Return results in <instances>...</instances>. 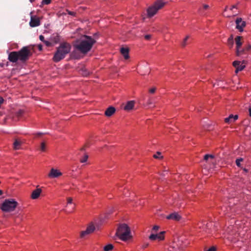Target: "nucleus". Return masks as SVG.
Instances as JSON below:
<instances>
[{
    "label": "nucleus",
    "mask_w": 251,
    "mask_h": 251,
    "mask_svg": "<svg viewBox=\"0 0 251 251\" xmlns=\"http://www.w3.org/2000/svg\"><path fill=\"white\" fill-rule=\"evenodd\" d=\"M96 41L91 36L83 35L75 41L74 48L83 54H86L91 50Z\"/></svg>",
    "instance_id": "1"
},
{
    "label": "nucleus",
    "mask_w": 251,
    "mask_h": 251,
    "mask_svg": "<svg viewBox=\"0 0 251 251\" xmlns=\"http://www.w3.org/2000/svg\"><path fill=\"white\" fill-rule=\"evenodd\" d=\"M32 55V52L27 46L23 47L19 51L10 52L8 56V60L12 63L20 61L22 63L26 62Z\"/></svg>",
    "instance_id": "2"
},
{
    "label": "nucleus",
    "mask_w": 251,
    "mask_h": 251,
    "mask_svg": "<svg viewBox=\"0 0 251 251\" xmlns=\"http://www.w3.org/2000/svg\"><path fill=\"white\" fill-rule=\"evenodd\" d=\"M72 46L67 42H61L58 47L56 48L52 60L54 62H58L63 59L70 52Z\"/></svg>",
    "instance_id": "3"
},
{
    "label": "nucleus",
    "mask_w": 251,
    "mask_h": 251,
    "mask_svg": "<svg viewBox=\"0 0 251 251\" xmlns=\"http://www.w3.org/2000/svg\"><path fill=\"white\" fill-rule=\"evenodd\" d=\"M115 235L120 240L124 242L130 241L133 238L130 228L126 224L119 225Z\"/></svg>",
    "instance_id": "4"
},
{
    "label": "nucleus",
    "mask_w": 251,
    "mask_h": 251,
    "mask_svg": "<svg viewBox=\"0 0 251 251\" xmlns=\"http://www.w3.org/2000/svg\"><path fill=\"white\" fill-rule=\"evenodd\" d=\"M166 4V2L162 0H157L153 4L149 6L147 10V17L151 18L156 14L158 11L163 8Z\"/></svg>",
    "instance_id": "5"
},
{
    "label": "nucleus",
    "mask_w": 251,
    "mask_h": 251,
    "mask_svg": "<svg viewBox=\"0 0 251 251\" xmlns=\"http://www.w3.org/2000/svg\"><path fill=\"white\" fill-rule=\"evenodd\" d=\"M18 205V202L14 199H6L0 206L2 211L8 212L14 211Z\"/></svg>",
    "instance_id": "6"
},
{
    "label": "nucleus",
    "mask_w": 251,
    "mask_h": 251,
    "mask_svg": "<svg viewBox=\"0 0 251 251\" xmlns=\"http://www.w3.org/2000/svg\"><path fill=\"white\" fill-rule=\"evenodd\" d=\"M236 45V54L241 56L245 54V49H242V46L244 43V38L242 36H237L234 39Z\"/></svg>",
    "instance_id": "7"
},
{
    "label": "nucleus",
    "mask_w": 251,
    "mask_h": 251,
    "mask_svg": "<svg viewBox=\"0 0 251 251\" xmlns=\"http://www.w3.org/2000/svg\"><path fill=\"white\" fill-rule=\"evenodd\" d=\"M238 13V11L235 5L227 6L225 8V16L227 17L235 16Z\"/></svg>",
    "instance_id": "8"
},
{
    "label": "nucleus",
    "mask_w": 251,
    "mask_h": 251,
    "mask_svg": "<svg viewBox=\"0 0 251 251\" xmlns=\"http://www.w3.org/2000/svg\"><path fill=\"white\" fill-rule=\"evenodd\" d=\"M166 231H161L158 233H152L149 237V239L151 241H157L161 242L165 240Z\"/></svg>",
    "instance_id": "9"
},
{
    "label": "nucleus",
    "mask_w": 251,
    "mask_h": 251,
    "mask_svg": "<svg viewBox=\"0 0 251 251\" xmlns=\"http://www.w3.org/2000/svg\"><path fill=\"white\" fill-rule=\"evenodd\" d=\"M246 61L245 60H243L242 61H233L232 63V65L235 68V73L237 74L239 72L243 70L246 67Z\"/></svg>",
    "instance_id": "10"
},
{
    "label": "nucleus",
    "mask_w": 251,
    "mask_h": 251,
    "mask_svg": "<svg viewBox=\"0 0 251 251\" xmlns=\"http://www.w3.org/2000/svg\"><path fill=\"white\" fill-rule=\"evenodd\" d=\"M236 29L239 32H242L246 26V22L241 17H237L235 20Z\"/></svg>",
    "instance_id": "11"
},
{
    "label": "nucleus",
    "mask_w": 251,
    "mask_h": 251,
    "mask_svg": "<svg viewBox=\"0 0 251 251\" xmlns=\"http://www.w3.org/2000/svg\"><path fill=\"white\" fill-rule=\"evenodd\" d=\"M95 230V226L93 224H90L87 227L86 229L80 232V236L81 238H84L86 236L91 234Z\"/></svg>",
    "instance_id": "12"
},
{
    "label": "nucleus",
    "mask_w": 251,
    "mask_h": 251,
    "mask_svg": "<svg viewBox=\"0 0 251 251\" xmlns=\"http://www.w3.org/2000/svg\"><path fill=\"white\" fill-rule=\"evenodd\" d=\"M75 204L73 202V199L71 197L67 198V204L66 210L68 213H72L75 209Z\"/></svg>",
    "instance_id": "13"
},
{
    "label": "nucleus",
    "mask_w": 251,
    "mask_h": 251,
    "mask_svg": "<svg viewBox=\"0 0 251 251\" xmlns=\"http://www.w3.org/2000/svg\"><path fill=\"white\" fill-rule=\"evenodd\" d=\"M62 173L58 169L51 168L48 175L50 178H54L61 176Z\"/></svg>",
    "instance_id": "14"
},
{
    "label": "nucleus",
    "mask_w": 251,
    "mask_h": 251,
    "mask_svg": "<svg viewBox=\"0 0 251 251\" xmlns=\"http://www.w3.org/2000/svg\"><path fill=\"white\" fill-rule=\"evenodd\" d=\"M42 192V188H40L39 185L37 186L36 189L33 190L31 194V195H30L31 199L32 200L37 199L40 197Z\"/></svg>",
    "instance_id": "15"
},
{
    "label": "nucleus",
    "mask_w": 251,
    "mask_h": 251,
    "mask_svg": "<svg viewBox=\"0 0 251 251\" xmlns=\"http://www.w3.org/2000/svg\"><path fill=\"white\" fill-rule=\"evenodd\" d=\"M40 25V20L37 16L31 15V19L29 22V25L31 27H36Z\"/></svg>",
    "instance_id": "16"
},
{
    "label": "nucleus",
    "mask_w": 251,
    "mask_h": 251,
    "mask_svg": "<svg viewBox=\"0 0 251 251\" xmlns=\"http://www.w3.org/2000/svg\"><path fill=\"white\" fill-rule=\"evenodd\" d=\"M167 220H172L175 221H179L181 219V216L177 212L172 213L166 217Z\"/></svg>",
    "instance_id": "17"
},
{
    "label": "nucleus",
    "mask_w": 251,
    "mask_h": 251,
    "mask_svg": "<svg viewBox=\"0 0 251 251\" xmlns=\"http://www.w3.org/2000/svg\"><path fill=\"white\" fill-rule=\"evenodd\" d=\"M120 52L123 55L124 58L127 60L129 58V49L127 47H123L120 49Z\"/></svg>",
    "instance_id": "18"
},
{
    "label": "nucleus",
    "mask_w": 251,
    "mask_h": 251,
    "mask_svg": "<svg viewBox=\"0 0 251 251\" xmlns=\"http://www.w3.org/2000/svg\"><path fill=\"white\" fill-rule=\"evenodd\" d=\"M135 101L134 100L128 101L125 104L124 109L127 111H130L133 109Z\"/></svg>",
    "instance_id": "19"
},
{
    "label": "nucleus",
    "mask_w": 251,
    "mask_h": 251,
    "mask_svg": "<svg viewBox=\"0 0 251 251\" xmlns=\"http://www.w3.org/2000/svg\"><path fill=\"white\" fill-rule=\"evenodd\" d=\"M115 108L114 107L110 106L106 109L104 112V114L107 117H110L115 113Z\"/></svg>",
    "instance_id": "20"
},
{
    "label": "nucleus",
    "mask_w": 251,
    "mask_h": 251,
    "mask_svg": "<svg viewBox=\"0 0 251 251\" xmlns=\"http://www.w3.org/2000/svg\"><path fill=\"white\" fill-rule=\"evenodd\" d=\"M238 116L237 115H233L231 114L228 117L225 118V122L226 123H230L235 122L238 119Z\"/></svg>",
    "instance_id": "21"
},
{
    "label": "nucleus",
    "mask_w": 251,
    "mask_h": 251,
    "mask_svg": "<svg viewBox=\"0 0 251 251\" xmlns=\"http://www.w3.org/2000/svg\"><path fill=\"white\" fill-rule=\"evenodd\" d=\"M227 44L230 48L233 47L234 44V37L232 34H231L229 37L227 39Z\"/></svg>",
    "instance_id": "22"
},
{
    "label": "nucleus",
    "mask_w": 251,
    "mask_h": 251,
    "mask_svg": "<svg viewBox=\"0 0 251 251\" xmlns=\"http://www.w3.org/2000/svg\"><path fill=\"white\" fill-rule=\"evenodd\" d=\"M21 145V142L18 140H16L13 144V148L15 150H19L20 148Z\"/></svg>",
    "instance_id": "23"
},
{
    "label": "nucleus",
    "mask_w": 251,
    "mask_h": 251,
    "mask_svg": "<svg viewBox=\"0 0 251 251\" xmlns=\"http://www.w3.org/2000/svg\"><path fill=\"white\" fill-rule=\"evenodd\" d=\"M209 8V6L207 4H202L201 7L199 8L200 11H205Z\"/></svg>",
    "instance_id": "24"
},
{
    "label": "nucleus",
    "mask_w": 251,
    "mask_h": 251,
    "mask_svg": "<svg viewBox=\"0 0 251 251\" xmlns=\"http://www.w3.org/2000/svg\"><path fill=\"white\" fill-rule=\"evenodd\" d=\"M47 150V145L45 142H42L40 145V151L43 152H45Z\"/></svg>",
    "instance_id": "25"
},
{
    "label": "nucleus",
    "mask_w": 251,
    "mask_h": 251,
    "mask_svg": "<svg viewBox=\"0 0 251 251\" xmlns=\"http://www.w3.org/2000/svg\"><path fill=\"white\" fill-rule=\"evenodd\" d=\"M51 40L55 43L57 44L59 43L60 40V36L58 35H56L51 38Z\"/></svg>",
    "instance_id": "26"
},
{
    "label": "nucleus",
    "mask_w": 251,
    "mask_h": 251,
    "mask_svg": "<svg viewBox=\"0 0 251 251\" xmlns=\"http://www.w3.org/2000/svg\"><path fill=\"white\" fill-rule=\"evenodd\" d=\"M189 38V36H186L184 39L183 40L182 43H181V46L183 47H185L187 45H188L187 41Z\"/></svg>",
    "instance_id": "27"
},
{
    "label": "nucleus",
    "mask_w": 251,
    "mask_h": 251,
    "mask_svg": "<svg viewBox=\"0 0 251 251\" xmlns=\"http://www.w3.org/2000/svg\"><path fill=\"white\" fill-rule=\"evenodd\" d=\"M113 249V246L112 244H108L104 247V251H110L112 250Z\"/></svg>",
    "instance_id": "28"
},
{
    "label": "nucleus",
    "mask_w": 251,
    "mask_h": 251,
    "mask_svg": "<svg viewBox=\"0 0 251 251\" xmlns=\"http://www.w3.org/2000/svg\"><path fill=\"white\" fill-rule=\"evenodd\" d=\"M153 157L155 159H162L163 156L161 155V153L160 152H157L155 154L153 155Z\"/></svg>",
    "instance_id": "29"
},
{
    "label": "nucleus",
    "mask_w": 251,
    "mask_h": 251,
    "mask_svg": "<svg viewBox=\"0 0 251 251\" xmlns=\"http://www.w3.org/2000/svg\"><path fill=\"white\" fill-rule=\"evenodd\" d=\"M159 229L160 226H159L155 225L152 227L151 232L152 233H156Z\"/></svg>",
    "instance_id": "30"
},
{
    "label": "nucleus",
    "mask_w": 251,
    "mask_h": 251,
    "mask_svg": "<svg viewBox=\"0 0 251 251\" xmlns=\"http://www.w3.org/2000/svg\"><path fill=\"white\" fill-rule=\"evenodd\" d=\"M88 158V155L86 154H84V155L80 159V162L81 163L86 162Z\"/></svg>",
    "instance_id": "31"
},
{
    "label": "nucleus",
    "mask_w": 251,
    "mask_h": 251,
    "mask_svg": "<svg viewBox=\"0 0 251 251\" xmlns=\"http://www.w3.org/2000/svg\"><path fill=\"white\" fill-rule=\"evenodd\" d=\"M243 161V159L242 158H238L236 160V164L238 167L241 166V162Z\"/></svg>",
    "instance_id": "32"
},
{
    "label": "nucleus",
    "mask_w": 251,
    "mask_h": 251,
    "mask_svg": "<svg viewBox=\"0 0 251 251\" xmlns=\"http://www.w3.org/2000/svg\"><path fill=\"white\" fill-rule=\"evenodd\" d=\"M156 90V88L155 87H151L149 89V92L151 94H154Z\"/></svg>",
    "instance_id": "33"
},
{
    "label": "nucleus",
    "mask_w": 251,
    "mask_h": 251,
    "mask_svg": "<svg viewBox=\"0 0 251 251\" xmlns=\"http://www.w3.org/2000/svg\"><path fill=\"white\" fill-rule=\"evenodd\" d=\"M242 49H245V52L249 51L251 50V45H250V44L247 45Z\"/></svg>",
    "instance_id": "34"
},
{
    "label": "nucleus",
    "mask_w": 251,
    "mask_h": 251,
    "mask_svg": "<svg viewBox=\"0 0 251 251\" xmlns=\"http://www.w3.org/2000/svg\"><path fill=\"white\" fill-rule=\"evenodd\" d=\"M51 0H42V3L43 4H49L51 3Z\"/></svg>",
    "instance_id": "35"
},
{
    "label": "nucleus",
    "mask_w": 251,
    "mask_h": 251,
    "mask_svg": "<svg viewBox=\"0 0 251 251\" xmlns=\"http://www.w3.org/2000/svg\"><path fill=\"white\" fill-rule=\"evenodd\" d=\"M209 157H211L212 158H213V156L212 155H209V154H205L204 156V159L205 160H207L209 158Z\"/></svg>",
    "instance_id": "36"
},
{
    "label": "nucleus",
    "mask_w": 251,
    "mask_h": 251,
    "mask_svg": "<svg viewBox=\"0 0 251 251\" xmlns=\"http://www.w3.org/2000/svg\"><path fill=\"white\" fill-rule=\"evenodd\" d=\"M44 43L47 47H50L52 45L51 43L48 41L45 40Z\"/></svg>",
    "instance_id": "37"
},
{
    "label": "nucleus",
    "mask_w": 251,
    "mask_h": 251,
    "mask_svg": "<svg viewBox=\"0 0 251 251\" xmlns=\"http://www.w3.org/2000/svg\"><path fill=\"white\" fill-rule=\"evenodd\" d=\"M145 39L147 40H149L151 38V35H146L144 37Z\"/></svg>",
    "instance_id": "38"
},
{
    "label": "nucleus",
    "mask_w": 251,
    "mask_h": 251,
    "mask_svg": "<svg viewBox=\"0 0 251 251\" xmlns=\"http://www.w3.org/2000/svg\"><path fill=\"white\" fill-rule=\"evenodd\" d=\"M39 39H40V40L41 41H42L43 42H44V41H45V40H44V36H43V35H40V36H39Z\"/></svg>",
    "instance_id": "39"
},
{
    "label": "nucleus",
    "mask_w": 251,
    "mask_h": 251,
    "mask_svg": "<svg viewBox=\"0 0 251 251\" xmlns=\"http://www.w3.org/2000/svg\"><path fill=\"white\" fill-rule=\"evenodd\" d=\"M68 11V13L70 15H73L74 16L75 15V13L74 12H72V11H68Z\"/></svg>",
    "instance_id": "40"
},
{
    "label": "nucleus",
    "mask_w": 251,
    "mask_h": 251,
    "mask_svg": "<svg viewBox=\"0 0 251 251\" xmlns=\"http://www.w3.org/2000/svg\"><path fill=\"white\" fill-rule=\"evenodd\" d=\"M38 49H39V50H42V45H41V44H39L38 45Z\"/></svg>",
    "instance_id": "41"
},
{
    "label": "nucleus",
    "mask_w": 251,
    "mask_h": 251,
    "mask_svg": "<svg viewBox=\"0 0 251 251\" xmlns=\"http://www.w3.org/2000/svg\"><path fill=\"white\" fill-rule=\"evenodd\" d=\"M148 246H149L148 244H144L143 247L144 248H147L148 247Z\"/></svg>",
    "instance_id": "42"
},
{
    "label": "nucleus",
    "mask_w": 251,
    "mask_h": 251,
    "mask_svg": "<svg viewBox=\"0 0 251 251\" xmlns=\"http://www.w3.org/2000/svg\"><path fill=\"white\" fill-rule=\"evenodd\" d=\"M249 115L250 117H251V108H249Z\"/></svg>",
    "instance_id": "43"
},
{
    "label": "nucleus",
    "mask_w": 251,
    "mask_h": 251,
    "mask_svg": "<svg viewBox=\"0 0 251 251\" xmlns=\"http://www.w3.org/2000/svg\"><path fill=\"white\" fill-rule=\"evenodd\" d=\"M244 171H245V172H248V169H246V168H244L243 169Z\"/></svg>",
    "instance_id": "44"
},
{
    "label": "nucleus",
    "mask_w": 251,
    "mask_h": 251,
    "mask_svg": "<svg viewBox=\"0 0 251 251\" xmlns=\"http://www.w3.org/2000/svg\"><path fill=\"white\" fill-rule=\"evenodd\" d=\"M2 194H3L2 191L0 190V196H1Z\"/></svg>",
    "instance_id": "45"
},
{
    "label": "nucleus",
    "mask_w": 251,
    "mask_h": 251,
    "mask_svg": "<svg viewBox=\"0 0 251 251\" xmlns=\"http://www.w3.org/2000/svg\"><path fill=\"white\" fill-rule=\"evenodd\" d=\"M35 0H29V1L31 2H33L35 1Z\"/></svg>",
    "instance_id": "46"
},
{
    "label": "nucleus",
    "mask_w": 251,
    "mask_h": 251,
    "mask_svg": "<svg viewBox=\"0 0 251 251\" xmlns=\"http://www.w3.org/2000/svg\"><path fill=\"white\" fill-rule=\"evenodd\" d=\"M72 56L74 57V53L73 52L72 54Z\"/></svg>",
    "instance_id": "47"
},
{
    "label": "nucleus",
    "mask_w": 251,
    "mask_h": 251,
    "mask_svg": "<svg viewBox=\"0 0 251 251\" xmlns=\"http://www.w3.org/2000/svg\"><path fill=\"white\" fill-rule=\"evenodd\" d=\"M1 183V182L0 181V184Z\"/></svg>",
    "instance_id": "48"
}]
</instances>
